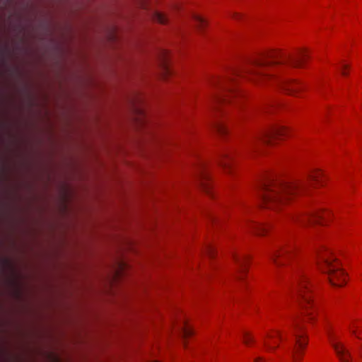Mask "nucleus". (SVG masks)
Returning a JSON list of instances; mask_svg holds the SVG:
<instances>
[{"mask_svg": "<svg viewBox=\"0 0 362 362\" xmlns=\"http://www.w3.org/2000/svg\"><path fill=\"white\" fill-rule=\"evenodd\" d=\"M199 177H200V179H201L202 187L203 188L204 190L207 192L209 188H208L206 184L204 182V180L206 179V175L204 173L203 170H201V172H200V174H199Z\"/></svg>", "mask_w": 362, "mask_h": 362, "instance_id": "nucleus-18", "label": "nucleus"}, {"mask_svg": "<svg viewBox=\"0 0 362 362\" xmlns=\"http://www.w3.org/2000/svg\"><path fill=\"white\" fill-rule=\"evenodd\" d=\"M351 332H352L353 334H356V331H355V330L351 331Z\"/></svg>", "mask_w": 362, "mask_h": 362, "instance_id": "nucleus-28", "label": "nucleus"}, {"mask_svg": "<svg viewBox=\"0 0 362 362\" xmlns=\"http://www.w3.org/2000/svg\"><path fill=\"white\" fill-rule=\"evenodd\" d=\"M360 352H361V354L362 355V344L360 346Z\"/></svg>", "mask_w": 362, "mask_h": 362, "instance_id": "nucleus-27", "label": "nucleus"}, {"mask_svg": "<svg viewBox=\"0 0 362 362\" xmlns=\"http://www.w3.org/2000/svg\"><path fill=\"white\" fill-rule=\"evenodd\" d=\"M286 129L281 125H275L267 130L262 132L253 141L254 145L257 143L270 144L275 138H280L286 133Z\"/></svg>", "mask_w": 362, "mask_h": 362, "instance_id": "nucleus-7", "label": "nucleus"}, {"mask_svg": "<svg viewBox=\"0 0 362 362\" xmlns=\"http://www.w3.org/2000/svg\"><path fill=\"white\" fill-rule=\"evenodd\" d=\"M305 52L298 54H283L277 52H269L267 54L256 59H250L247 65L241 69H233L230 76L226 77H214L211 79V86L217 88L221 93L213 96L214 108L222 104L232 102L239 93L234 88L235 80L240 76H248L255 81H274L283 90L288 94L296 95L303 89V86L295 80L278 78L265 73L266 69L281 65L292 67H300L306 59Z\"/></svg>", "mask_w": 362, "mask_h": 362, "instance_id": "nucleus-1", "label": "nucleus"}, {"mask_svg": "<svg viewBox=\"0 0 362 362\" xmlns=\"http://www.w3.org/2000/svg\"><path fill=\"white\" fill-rule=\"evenodd\" d=\"M243 341L245 344H249L252 341V338L247 333H245L243 336Z\"/></svg>", "mask_w": 362, "mask_h": 362, "instance_id": "nucleus-23", "label": "nucleus"}, {"mask_svg": "<svg viewBox=\"0 0 362 362\" xmlns=\"http://www.w3.org/2000/svg\"><path fill=\"white\" fill-rule=\"evenodd\" d=\"M317 255L319 268L328 274L330 284L334 286H343L346 282V276L332 252L322 247Z\"/></svg>", "mask_w": 362, "mask_h": 362, "instance_id": "nucleus-3", "label": "nucleus"}, {"mask_svg": "<svg viewBox=\"0 0 362 362\" xmlns=\"http://www.w3.org/2000/svg\"><path fill=\"white\" fill-rule=\"evenodd\" d=\"M322 175V173L320 170L314 171L310 175V181L320 182V178Z\"/></svg>", "mask_w": 362, "mask_h": 362, "instance_id": "nucleus-17", "label": "nucleus"}, {"mask_svg": "<svg viewBox=\"0 0 362 362\" xmlns=\"http://www.w3.org/2000/svg\"><path fill=\"white\" fill-rule=\"evenodd\" d=\"M234 260L239 267L240 272H243L245 269V264L247 262V257L246 256H234Z\"/></svg>", "mask_w": 362, "mask_h": 362, "instance_id": "nucleus-12", "label": "nucleus"}, {"mask_svg": "<svg viewBox=\"0 0 362 362\" xmlns=\"http://www.w3.org/2000/svg\"><path fill=\"white\" fill-rule=\"evenodd\" d=\"M267 337L270 340H273L274 338H278L280 340H284L282 334L279 331H276L273 334H268Z\"/></svg>", "mask_w": 362, "mask_h": 362, "instance_id": "nucleus-19", "label": "nucleus"}, {"mask_svg": "<svg viewBox=\"0 0 362 362\" xmlns=\"http://www.w3.org/2000/svg\"><path fill=\"white\" fill-rule=\"evenodd\" d=\"M326 334L329 344L334 349L340 362H351V354L341 341L331 327H326Z\"/></svg>", "mask_w": 362, "mask_h": 362, "instance_id": "nucleus-5", "label": "nucleus"}, {"mask_svg": "<svg viewBox=\"0 0 362 362\" xmlns=\"http://www.w3.org/2000/svg\"><path fill=\"white\" fill-rule=\"evenodd\" d=\"M162 66H163V73L165 75L170 74L171 71H170V68L168 67L165 59H163V62H162Z\"/></svg>", "mask_w": 362, "mask_h": 362, "instance_id": "nucleus-20", "label": "nucleus"}, {"mask_svg": "<svg viewBox=\"0 0 362 362\" xmlns=\"http://www.w3.org/2000/svg\"><path fill=\"white\" fill-rule=\"evenodd\" d=\"M293 279L297 298L301 300L302 306L307 308L313 305L312 287L303 271L296 269Z\"/></svg>", "mask_w": 362, "mask_h": 362, "instance_id": "nucleus-4", "label": "nucleus"}, {"mask_svg": "<svg viewBox=\"0 0 362 362\" xmlns=\"http://www.w3.org/2000/svg\"><path fill=\"white\" fill-rule=\"evenodd\" d=\"M264 346H266V348L268 349V350H272V349H274L276 348V346H273V344H272V342H270L269 340L268 341H264Z\"/></svg>", "mask_w": 362, "mask_h": 362, "instance_id": "nucleus-22", "label": "nucleus"}, {"mask_svg": "<svg viewBox=\"0 0 362 362\" xmlns=\"http://www.w3.org/2000/svg\"><path fill=\"white\" fill-rule=\"evenodd\" d=\"M293 251V247L286 245H276L269 252V258L276 265L280 266L284 264V260L290 258Z\"/></svg>", "mask_w": 362, "mask_h": 362, "instance_id": "nucleus-8", "label": "nucleus"}, {"mask_svg": "<svg viewBox=\"0 0 362 362\" xmlns=\"http://www.w3.org/2000/svg\"><path fill=\"white\" fill-rule=\"evenodd\" d=\"M153 18L155 21L162 24H165L168 21L167 16L164 13L160 12H156Z\"/></svg>", "mask_w": 362, "mask_h": 362, "instance_id": "nucleus-15", "label": "nucleus"}, {"mask_svg": "<svg viewBox=\"0 0 362 362\" xmlns=\"http://www.w3.org/2000/svg\"><path fill=\"white\" fill-rule=\"evenodd\" d=\"M232 160V156L230 153H223L218 160L219 165L225 170H229L230 168V162Z\"/></svg>", "mask_w": 362, "mask_h": 362, "instance_id": "nucleus-10", "label": "nucleus"}, {"mask_svg": "<svg viewBox=\"0 0 362 362\" xmlns=\"http://www.w3.org/2000/svg\"><path fill=\"white\" fill-rule=\"evenodd\" d=\"M180 332L183 337L186 338L191 336L193 334L192 328L185 322H183L180 328Z\"/></svg>", "mask_w": 362, "mask_h": 362, "instance_id": "nucleus-13", "label": "nucleus"}, {"mask_svg": "<svg viewBox=\"0 0 362 362\" xmlns=\"http://www.w3.org/2000/svg\"><path fill=\"white\" fill-rule=\"evenodd\" d=\"M346 67H347V66L346 64H342L341 65V74L342 75L345 76L346 74V73L345 71V69H346Z\"/></svg>", "mask_w": 362, "mask_h": 362, "instance_id": "nucleus-24", "label": "nucleus"}, {"mask_svg": "<svg viewBox=\"0 0 362 362\" xmlns=\"http://www.w3.org/2000/svg\"><path fill=\"white\" fill-rule=\"evenodd\" d=\"M250 227L251 230L257 235H264L268 229L267 226L257 223H250Z\"/></svg>", "mask_w": 362, "mask_h": 362, "instance_id": "nucleus-11", "label": "nucleus"}, {"mask_svg": "<svg viewBox=\"0 0 362 362\" xmlns=\"http://www.w3.org/2000/svg\"><path fill=\"white\" fill-rule=\"evenodd\" d=\"M291 218L293 221L298 222L303 225H306L308 223L322 224L325 217L324 212H322L321 209H316L308 213L296 214L293 216Z\"/></svg>", "mask_w": 362, "mask_h": 362, "instance_id": "nucleus-9", "label": "nucleus"}, {"mask_svg": "<svg viewBox=\"0 0 362 362\" xmlns=\"http://www.w3.org/2000/svg\"><path fill=\"white\" fill-rule=\"evenodd\" d=\"M214 127L221 134H224L227 132V127L222 122H216L214 124Z\"/></svg>", "mask_w": 362, "mask_h": 362, "instance_id": "nucleus-14", "label": "nucleus"}, {"mask_svg": "<svg viewBox=\"0 0 362 362\" xmlns=\"http://www.w3.org/2000/svg\"><path fill=\"white\" fill-rule=\"evenodd\" d=\"M235 18H240V14H235Z\"/></svg>", "mask_w": 362, "mask_h": 362, "instance_id": "nucleus-26", "label": "nucleus"}, {"mask_svg": "<svg viewBox=\"0 0 362 362\" xmlns=\"http://www.w3.org/2000/svg\"><path fill=\"white\" fill-rule=\"evenodd\" d=\"M293 335L295 344L291 349V357L293 362H300L303 356V350L305 348L308 340L302 328L297 324L294 325Z\"/></svg>", "mask_w": 362, "mask_h": 362, "instance_id": "nucleus-6", "label": "nucleus"}, {"mask_svg": "<svg viewBox=\"0 0 362 362\" xmlns=\"http://www.w3.org/2000/svg\"><path fill=\"white\" fill-rule=\"evenodd\" d=\"M206 252L208 254L209 256L212 257L215 252V249L212 245H208L206 247Z\"/></svg>", "mask_w": 362, "mask_h": 362, "instance_id": "nucleus-21", "label": "nucleus"}, {"mask_svg": "<svg viewBox=\"0 0 362 362\" xmlns=\"http://www.w3.org/2000/svg\"><path fill=\"white\" fill-rule=\"evenodd\" d=\"M254 362H264L261 358H257Z\"/></svg>", "mask_w": 362, "mask_h": 362, "instance_id": "nucleus-25", "label": "nucleus"}, {"mask_svg": "<svg viewBox=\"0 0 362 362\" xmlns=\"http://www.w3.org/2000/svg\"><path fill=\"white\" fill-rule=\"evenodd\" d=\"M308 187L306 182H284L274 176L263 180L259 186V197L264 207L278 209Z\"/></svg>", "mask_w": 362, "mask_h": 362, "instance_id": "nucleus-2", "label": "nucleus"}, {"mask_svg": "<svg viewBox=\"0 0 362 362\" xmlns=\"http://www.w3.org/2000/svg\"><path fill=\"white\" fill-rule=\"evenodd\" d=\"M193 18L199 28L203 27L206 23L205 19L199 15L194 14Z\"/></svg>", "mask_w": 362, "mask_h": 362, "instance_id": "nucleus-16", "label": "nucleus"}]
</instances>
